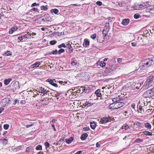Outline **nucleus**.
Returning a JSON list of instances; mask_svg holds the SVG:
<instances>
[{"mask_svg": "<svg viewBox=\"0 0 154 154\" xmlns=\"http://www.w3.org/2000/svg\"><path fill=\"white\" fill-rule=\"evenodd\" d=\"M154 63V57L147 58L142 61L140 63V67L141 68H146Z\"/></svg>", "mask_w": 154, "mask_h": 154, "instance_id": "obj_1", "label": "nucleus"}, {"mask_svg": "<svg viewBox=\"0 0 154 154\" xmlns=\"http://www.w3.org/2000/svg\"><path fill=\"white\" fill-rule=\"evenodd\" d=\"M154 77L152 75L149 76L142 87L143 90H146L154 84Z\"/></svg>", "mask_w": 154, "mask_h": 154, "instance_id": "obj_2", "label": "nucleus"}, {"mask_svg": "<svg viewBox=\"0 0 154 154\" xmlns=\"http://www.w3.org/2000/svg\"><path fill=\"white\" fill-rule=\"evenodd\" d=\"M124 105L125 103L123 102H118L111 104L109 105V108L111 109H117Z\"/></svg>", "mask_w": 154, "mask_h": 154, "instance_id": "obj_3", "label": "nucleus"}, {"mask_svg": "<svg viewBox=\"0 0 154 154\" xmlns=\"http://www.w3.org/2000/svg\"><path fill=\"white\" fill-rule=\"evenodd\" d=\"M101 94L100 93V89H98L96 90L94 93L93 94L90 96V99H97L98 97H101Z\"/></svg>", "mask_w": 154, "mask_h": 154, "instance_id": "obj_4", "label": "nucleus"}, {"mask_svg": "<svg viewBox=\"0 0 154 154\" xmlns=\"http://www.w3.org/2000/svg\"><path fill=\"white\" fill-rule=\"evenodd\" d=\"M10 101L9 99L5 98L2 99L0 102V104L1 106H8L10 104Z\"/></svg>", "mask_w": 154, "mask_h": 154, "instance_id": "obj_5", "label": "nucleus"}, {"mask_svg": "<svg viewBox=\"0 0 154 154\" xmlns=\"http://www.w3.org/2000/svg\"><path fill=\"white\" fill-rule=\"evenodd\" d=\"M152 92H150L149 90H148L145 92L143 94V98H150V97H152L153 96Z\"/></svg>", "mask_w": 154, "mask_h": 154, "instance_id": "obj_6", "label": "nucleus"}, {"mask_svg": "<svg viewBox=\"0 0 154 154\" xmlns=\"http://www.w3.org/2000/svg\"><path fill=\"white\" fill-rule=\"evenodd\" d=\"M31 37V35L25 34L24 35L21 37H18V39L19 40L20 42H23L24 40L25 41L26 40V39L30 38Z\"/></svg>", "mask_w": 154, "mask_h": 154, "instance_id": "obj_7", "label": "nucleus"}, {"mask_svg": "<svg viewBox=\"0 0 154 154\" xmlns=\"http://www.w3.org/2000/svg\"><path fill=\"white\" fill-rule=\"evenodd\" d=\"M144 106L143 105V103H140V100L139 101V103L138 104L137 106V108L138 111V112H141L143 111H144L142 107Z\"/></svg>", "mask_w": 154, "mask_h": 154, "instance_id": "obj_8", "label": "nucleus"}, {"mask_svg": "<svg viewBox=\"0 0 154 154\" xmlns=\"http://www.w3.org/2000/svg\"><path fill=\"white\" fill-rule=\"evenodd\" d=\"M38 91L41 93L44 94H47L48 92H49L48 91H46L45 89V88L42 87H39L37 88Z\"/></svg>", "mask_w": 154, "mask_h": 154, "instance_id": "obj_9", "label": "nucleus"}, {"mask_svg": "<svg viewBox=\"0 0 154 154\" xmlns=\"http://www.w3.org/2000/svg\"><path fill=\"white\" fill-rule=\"evenodd\" d=\"M111 119L110 117H103V118H101L100 120V122L102 124H104L107 122Z\"/></svg>", "mask_w": 154, "mask_h": 154, "instance_id": "obj_10", "label": "nucleus"}, {"mask_svg": "<svg viewBox=\"0 0 154 154\" xmlns=\"http://www.w3.org/2000/svg\"><path fill=\"white\" fill-rule=\"evenodd\" d=\"M54 79H48L47 80L46 82H48L52 86L55 87H57V85L56 84L54 83Z\"/></svg>", "mask_w": 154, "mask_h": 154, "instance_id": "obj_11", "label": "nucleus"}, {"mask_svg": "<svg viewBox=\"0 0 154 154\" xmlns=\"http://www.w3.org/2000/svg\"><path fill=\"white\" fill-rule=\"evenodd\" d=\"M140 103H143L144 106H147L148 104L147 102V99L146 98H142L140 100Z\"/></svg>", "mask_w": 154, "mask_h": 154, "instance_id": "obj_12", "label": "nucleus"}, {"mask_svg": "<svg viewBox=\"0 0 154 154\" xmlns=\"http://www.w3.org/2000/svg\"><path fill=\"white\" fill-rule=\"evenodd\" d=\"M66 47H68L66 51L67 52L71 53L73 49L70 44H67L66 45Z\"/></svg>", "mask_w": 154, "mask_h": 154, "instance_id": "obj_13", "label": "nucleus"}, {"mask_svg": "<svg viewBox=\"0 0 154 154\" xmlns=\"http://www.w3.org/2000/svg\"><path fill=\"white\" fill-rule=\"evenodd\" d=\"M13 87L15 90L19 89L20 88L19 82L17 81L15 82L13 84Z\"/></svg>", "mask_w": 154, "mask_h": 154, "instance_id": "obj_14", "label": "nucleus"}, {"mask_svg": "<svg viewBox=\"0 0 154 154\" xmlns=\"http://www.w3.org/2000/svg\"><path fill=\"white\" fill-rule=\"evenodd\" d=\"M94 103L90 102L89 101H86L83 104V106H85L88 107L92 106Z\"/></svg>", "mask_w": 154, "mask_h": 154, "instance_id": "obj_15", "label": "nucleus"}, {"mask_svg": "<svg viewBox=\"0 0 154 154\" xmlns=\"http://www.w3.org/2000/svg\"><path fill=\"white\" fill-rule=\"evenodd\" d=\"M40 63L39 62H37L33 64H32L31 65V68H34L35 67H38L39 65L40 64Z\"/></svg>", "mask_w": 154, "mask_h": 154, "instance_id": "obj_16", "label": "nucleus"}, {"mask_svg": "<svg viewBox=\"0 0 154 154\" xmlns=\"http://www.w3.org/2000/svg\"><path fill=\"white\" fill-rule=\"evenodd\" d=\"M129 22V19H125L123 20L122 23L123 25H126L128 24Z\"/></svg>", "mask_w": 154, "mask_h": 154, "instance_id": "obj_17", "label": "nucleus"}, {"mask_svg": "<svg viewBox=\"0 0 154 154\" xmlns=\"http://www.w3.org/2000/svg\"><path fill=\"white\" fill-rule=\"evenodd\" d=\"M88 135V134L86 133L83 134L81 136V139L82 140H84L86 139Z\"/></svg>", "mask_w": 154, "mask_h": 154, "instance_id": "obj_18", "label": "nucleus"}, {"mask_svg": "<svg viewBox=\"0 0 154 154\" xmlns=\"http://www.w3.org/2000/svg\"><path fill=\"white\" fill-rule=\"evenodd\" d=\"M66 142L68 144L70 143L73 140V138L72 137H70L68 139H65Z\"/></svg>", "mask_w": 154, "mask_h": 154, "instance_id": "obj_19", "label": "nucleus"}, {"mask_svg": "<svg viewBox=\"0 0 154 154\" xmlns=\"http://www.w3.org/2000/svg\"><path fill=\"white\" fill-rule=\"evenodd\" d=\"M143 133L145 135L148 136H151L152 135V133L147 131H145L143 132Z\"/></svg>", "mask_w": 154, "mask_h": 154, "instance_id": "obj_20", "label": "nucleus"}, {"mask_svg": "<svg viewBox=\"0 0 154 154\" xmlns=\"http://www.w3.org/2000/svg\"><path fill=\"white\" fill-rule=\"evenodd\" d=\"M120 100L121 99H120L119 97L114 98L112 100V101L114 103L119 102V101H120Z\"/></svg>", "mask_w": 154, "mask_h": 154, "instance_id": "obj_21", "label": "nucleus"}, {"mask_svg": "<svg viewBox=\"0 0 154 154\" xmlns=\"http://www.w3.org/2000/svg\"><path fill=\"white\" fill-rule=\"evenodd\" d=\"M12 79L11 78H9L8 79H6L5 80L4 82V84L5 85H7L11 81Z\"/></svg>", "mask_w": 154, "mask_h": 154, "instance_id": "obj_22", "label": "nucleus"}, {"mask_svg": "<svg viewBox=\"0 0 154 154\" xmlns=\"http://www.w3.org/2000/svg\"><path fill=\"white\" fill-rule=\"evenodd\" d=\"M89 44V42L87 40L85 39L84 41V43L83 44V45L84 47H86L88 46Z\"/></svg>", "mask_w": 154, "mask_h": 154, "instance_id": "obj_23", "label": "nucleus"}, {"mask_svg": "<svg viewBox=\"0 0 154 154\" xmlns=\"http://www.w3.org/2000/svg\"><path fill=\"white\" fill-rule=\"evenodd\" d=\"M90 124L91 127L92 129H94L95 128L96 126V124L95 122H91Z\"/></svg>", "mask_w": 154, "mask_h": 154, "instance_id": "obj_24", "label": "nucleus"}, {"mask_svg": "<svg viewBox=\"0 0 154 154\" xmlns=\"http://www.w3.org/2000/svg\"><path fill=\"white\" fill-rule=\"evenodd\" d=\"M58 82L60 84H61L64 83V84H67L68 85H69L70 84V82L68 81H59Z\"/></svg>", "mask_w": 154, "mask_h": 154, "instance_id": "obj_25", "label": "nucleus"}, {"mask_svg": "<svg viewBox=\"0 0 154 154\" xmlns=\"http://www.w3.org/2000/svg\"><path fill=\"white\" fill-rule=\"evenodd\" d=\"M145 126L146 128L148 129H150L151 128V125L148 122L145 123Z\"/></svg>", "mask_w": 154, "mask_h": 154, "instance_id": "obj_26", "label": "nucleus"}, {"mask_svg": "<svg viewBox=\"0 0 154 154\" xmlns=\"http://www.w3.org/2000/svg\"><path fill=\"white\" fill-rule=\"evenodd\" d=\"M40 8L42 10L47 11L48 9V6L47 5L42 6Z\"/></svg>", "mask_w": 154, "mask_h": 154, "instance_id": "obj_27", "label": "nucleus"}, {"mask_svg": "<svg viewBox=\"0 0 154 154\" xmlns=\"http://www.w3.org/2000/svg\"><path fill=\"white\" fill-rule=\"evenodd\" d=\"M98 64L99 65L102 67H104L106 65V63L103 61H101L100 62H98Z\"/></svg>", "mask_w": 154, "mask_h": 154, "instance_id": "obj_28", "label": "nucleus"}, {"mask_svg": "<svg viewBox=\"0 0 154 154\" xmlns=\"http://www.w3.org/2000/svg\"><path fill=\"white\" fill-rule=\"evenodd\" d=\"M122 129H124L125 130H127L130 128V127L128 125H124L122 126Z\"/></svg>", "mask_w": 154, "mask_h": 154, "instance_id": "obj_29", "label": "nucleus"}, {"mask_svg": "<svg viewBox=\"0 0 154 154\" xmlns=\"http://www.w3.org/2000/svg\"><path fill=\"white\" fill-rule=\"evenodd\" d=\"M71 64L72 66L76 67H77V66H78L79 65L78 63H76L74 61L72 62L71 63Z\"/></svg>", "mask_w": 154, "mask_h": 154, "instance_id": "obj_30", "label": "nucleus"}, {"mask_svg": "<svg viewBox=\"0 0 154 154\" xmlns=\"http://www.w3.org/2000/svg\"><path fill=\"white\" fill-rule=\"evenodd\" d=\"M51 12L56 14L59 12V11L57 9H54L51 10Z\"/></svg>", "mask_w": 154, "mask_h": 154, "instance_id": "obj_31", "label": "nucleus"}, {"mask_svg": "<svg viewBox=\"0 0 154 154\" xmlns=\"http://www.w3.org/2000/svg\"><path fill=\"white\" fill-rule=\"evenodd\" d=\"M134 17L135 19H137L139 17H141V16L139 13H137L134 15Z\"/></svg>", "mask_w": 154, "mask_h": 154, "instance_id": "obj_32", "label": "nucleus"}, {"mask_svg": "<svg viewBox=\"0 0 154 154\" xmlns=\"http://www.w3.org/2000/svg\"><path fill=\"white\" fill-rule=\"evenodd\" d=\"M102 33L103 34V36L105 37L106 35L107 32L106 30L103 29L102 31Z\"/></svg>", "mask_w": 154, "mask_h": 154, "instance_id": "obj_33", "label": "nucleus"}, {"mask_svg": "<svg viewBox=\"0 0 154 154\" xmlns=\"http://www.w3.org/2000/svg\"><path fill=\"white\" fill-rule=\"evenodd\" d=\"M58 48H61L62 47L65 48L66 47V46L65 45L64 43H62L59 45H58Z\"/></svg>", "mask_w": 154, "mask_h": 154, "instance_id": "obj_34", "label": "nucleus"}, {"mask_svg": "<svg viewBox=\"0 0 154 154\" xmlns=\"http://www.w3.org/2000/svg\"><path fill=\"white\" fill-rule=\"evenodd\" d=\"M143 8V6L142 5H140L139 6V7L136 8L135 9L136 10H140L141 9H142Z\"/></svg>", "mask_w": 154, "mask_h": 154, "instance_id": "obj_35", "label": "nucleus"}, {"mask_svg": "<svg viewBox=\"0 0 154 154\" xmlns=\"http://www.w3.org/2000/svg\"><path fill=\"white\" fill-rule=\"evenodd\" d=\"M134 124L138 127H140L141 126V123L139 122L136 121L134 122Z\"/></svg>", "mask_w": 154, "mask_h": 154, "instance_id": "obj_36", "label": "nucleus"}, {"mask_svg": "<svg viewBox=\"0 0 154 154\" xmlns=\"http://www.w3.org/2000/svg\"><path fill=\"white\" fill-rule=\"evenodd\" d=\"M22 146H19L15 148L14 149V150L16 151H19L20 150L22 149Z\"/></svg>", "mask_w": 154, "mask_h": 154, "instance_id": "obj_37", "label": "nucleus"}, {"mask_svg": "<svg viewBox=\"0 0 154 154\" xmlns=\"http://www.w3.org/2000/svg\"><path fill=\"white\" fill-rule=\"evenodd\" d=\"M57 50H53L50 53V54H57Z\"/></svg>", "mask_w": 154, "mask_h": 154, "instance_id": "obj_38", "label": "nucleus"}, {"mask_svg": "<svg viewBox=\"0 0 154 154\" xmlns=\"http://www.w3.org/2000/svg\"><path fill=\"white\" fill-rule=\"evenodd\" d=\"M57 43V41L55 40H52L50 41V43L51 45H53L56 44Z\"/></svg>", "mask_w": 154, "mask_h": 154, "instance_id": "obj_39", "label": "nucleus"}, {"mask_svg": "<svg viewBox=\"0 0 154 154\" xmlns=\"http://www.w3.org/2000/svg\"><path fill=\"white\" fill-rule=\"evenodd\" d=\"M37 150H40L42 149V146L41 145H38L36 148Z\"/></svg>", "mask_w": 154, "mask_h": 154, "instance_id": "obj_40", "label": "nucleus"}, {"mask_svg": "<svg viewBox=\"0 0 154 154\" xmlns=\"http://www.w3.org/2000/svg\"><path fill=\"white\" fill-rule=\"evenodd\" d=\"M89 87L88 86L85 87L83 88V91L84 92H86L87 91L89 90Z\"/></svg>", "mask_w": 154, "mask_h": 154, "instance_id": "obj_41", "label": "nucleus"}, {"mask_svg": "<svg viewBox=\"0 0 154 154\" xmlns=\"http://www.w3.org/2000/svg\"><path fill=\"white\" fill-rule=\"evenodd\" d=\"M32 11H34V12H39V9H37V8H34L32 9Z\"/></svg>", "mask_w": 154, "mask_h": 154, "instance_id": "obj_42", "label": "nucleus"}, {"mask_svg": "<svg viewBox=\"0 0 154 154\" xmlns=\"http://www.w3.org/2000/svg\"><path fill=\"white\" fill-rule=\"evenodd\" d=\"M9 125L8 124H5L4 125V129L5 130H7L8 129L9 127Z\"/></svg>", "mask_w": 154, "mask_h": 154, "instance_id": "obj_43", "label": "nucleus"}, {"mask_svg": "<svg viewBox=\"0 0 154 154\" xmlns=\"http://www.w3.org/2000/svg\"><path fill=\"white\" fill-rule=\"evenodd\" d=\"M148 9H149L150 11H154V5L151 6L150 7H149Z\"/></svg>", "mask_w": 154, "mask_h": 154, "instance_id": "obj_44", "label": "nucleus"}, {"mask_svg": "<svg viewBox=\"0 0 154 154\" xmlns=\"http://www.w3.org/2000/svg\"><path fill=\"white\" fill-rule=\"evenodd\" d=\"M11 29H12V30L14 32L15 31L17 30L18 29V27L16 26H14L12 27Z\"/></svg>", "mask_w": 154, "mask_h": 154, "instance_id": "obj_45", "label": "nucleus"}, {"mask_svg": "<svg viewBox=\"0 0 154 154\" xmlns=\"http://www.w3.org/2000/svg\"><path fill=\"white\" fill-rule=\"evenodd\" d=\"M96 36V34H94L93 35H92L91 36V38H92L93 39H95Z\"/></svg>", "mask_w": 154, "mask_h": 154, "instance_id": "obj_46", "label": "nucleus"}, {"mask_svg": "<svg viewBox=\"0 0 154 154\" xmlns=\"http://www.w3.org/2000/svg\"><path fill=\"white\" fill-rule=\"evenodd\" d=\"M61 49L59 50L58 51V53L59 54H60L61 53L64 51V50L63 49L60 48Z\"/></svg>", "mask_w": 154, "mask_h": 154, "instance_id": "obj_47", "label": "nucleus"}, {"mask_svg": "<svg viewBox=\"0 0 154 154\" xmlns=\"http://www.w3.org/2000/svg\"><path fill=\"white\" fill-rule=\"evenodd\" d=\"M135 142L136 143H140L142 141V140L140 138H138L136 139L135 140Z\"/></svg>", "mask_w": 154, "mask_h": 154, "instance_id": "obj_48", "label": "nucleus"}, {"mask_svg": "<svg viewBox=\"0 0 154 154\" xmlns=\"http://www.w3.org/2000/svg\"><path fill=\"white\" fill-rule=\"evenodd\" d=\"M83 130L84 131H88L90 130V128L89 127H86L84 128Z\"/></svg>", "mask_w": 154, "mask_h": 154, "instance_id": "obj_49", "label": "nucleus"}, {"mask_svg": "<svg viewBox=\"0 0 154 154\" xmlns=\"http://www.w3.org/2000/svg\"><path fill=\"white\" fill-rule=\"evenodd\" d=\"M45 145L46 148H47L49 147V144L48 142H46L45 143Z\"/></svg>", "mask_w": 154, "mask_h": 154, "instance_id": "obj_50", "label": "nucleus"}, {"mask_svg": "<svg viewBox=\"0 0 154 154\" xmlns=\"http://www.w3.org/2000/svg\"><path fill=\"white\" fill-rule=\"evenodd\" d=\"M5 54L6 56H9L11 55V53L10 51H8L5 53Z\"/></svg>", "mask_w": 154, "mask_h": 154, "instance_id": "obj_51", "label": "nucleus"}, {"mask_svg": "<svg viewBox=\"0 0 154 154\" xmlns=\"http://www.w3.org/2000/svg\"><path fill=\"white\" fill-rule=\"evenodd\" d=\"M39 4H37L36 2H35V3H33L32 5L31 6L33 7V6H39Z\"/></svg>", "mask_w": 154, "mask_h": 154, "instance_id": "obj_52", "label": "nucleus"}, {"mask_svg": "<svg viewBox=\"0 0 154 154\" xmlns=\"http://www.w3.org/2000/svg\"><path fill=\"white\" fill-rule=\"evenodd\" d=\"M96 4L98 5L99 6H101L102 5V3L100 1H97L96 3Z\"/></svg>", "mask_w": 154, "mask_h": 154, "instance_id": "obj_53", "label": "nucleus"}, {"mask_svg": "<svg viewBox=\"0 0 154 154\" xmlns=\"http://www.w3.org/2000/svg\"><path fill=\"white\" fill-rule=\"evenodd\" d=\"M122 61V60L121 58H118L117 59V62L118 63H120Z\"/></svg>", "mask_w": 154, "mask_h": 154, "instance_id": "obj_54", "label": "nucleus"}, {"mask_svg": "<svg viewBox=\"0 0 154 154\" xmlns=\"http://www.w3.org/2000/svg\"><path fill=\"white\" fill-rule=\"evenodd\" d=\"M14 32V31L12 30V29L11 28L10 29L9 33L10 34H12Z\"/></svg>", "mask_w": 154, "mask_h": 154, "instance_id": "obj_55", "label": "nucleus"}, {"mask_svg": "<svg viewBox=\"0 0 154 154\" xmlns=\"http://www.w3.org/2000/svg\"><path fill=\"white\" fill-rule=\"evenodd\" d=\"M131 107L135 109V105L134 103H133L131 105Z\"/></svg>", "mask_w": 154, "mask_h": 154, "instance_id": "obj_56", "label": "nucleus"}, {"mask_svg": "<svg viewBox=\"0 0 154 154\" xmlns=\"http://www.w3.org/2000/svg\"><path fill=\"white\" fill-rule=\"evenodd\" d=\"M31 148V147H27L26 149V151L28 152H29Z\"/></svg>", "mask_w": 154, "mask_h": 154, "instance_id": "obj_57", "label": "nucleus"}, {"mask_svg": "<svg viewBox=\"0 0 154 154\" xmlns=\"http://www.w3.org/2000/svg\"><path fill=\"white\" fill-rule=\"evenodd\" d=\"M149 90H150V92H152L153 93H154L153 94V96H154V87L151 89H149Z\"/></svg>", "mask_w": 154, "mask_h": 154, "instance_id": "obj_58", "label": "nucleus"}, {"mask_svg": "<svg viewBox=\"0 0 154 154\" xmlns=\"http://www.w3.org/2000/svg\"><path fill=\"white\" fill-rule=\"evenodd\" d=\"M61 94V93H57V94H55L54 97H57L59 96Z\"/></svg>", "mask_w": 154, "mask_h": 154, "instance_id": "obj_59", "label": "nucleus"}, {"mask_svg": "<svg viewBox=\"0 0 154 154\" xmlns=\"http://www.w3.org/2000/svg\"><path fill=\"white\" fill-rule=\"evenodd\" d=\"M116 5H119V6H122V2H116Z\"/></svg>", "mask_w": 154, "mask_h": 154, "instance_id": "obj_60", "label": "nucleus"}, {"mask_svg": "<svg viewBox=\"0 0 154 154\" xmlns=\"http://www.w3.org/2000/svg\"><path fill=\"white\" fill-rule=\"evenodd\" d=\"M123 113L128 114L127 116H128L129 115H130V112H129L128 111H125Z\"/></svg>", "mask_w": 154, "mask_h": 154, "instance_id": "obj_61", "label": "nucleus"}, {"mask_svg": "<svg viewBox=\"0 0 154 154\" xmlns=\"http://www.w3.org/2000/svg\"><path fill=\"white\" fill-rule=\"evenodd\" d=\"M57 121V120L55 119H53L51 121H50V122H52L53 123H55Z\"/></svg>", "mask_w": 154, "mask_h": 154, "instance_id": "obj_62", "label": "nucleus"}, {"mask_svg": "<svg viewBox=\"0 0 154 154\" xmlns=\"http://www.w3.org/2000/svg\"><path fill=\"white\" fill-rule=\"evenodd\" d=\"M131 44L133 46L135 47L136 46L137 44L135 42H132Z\"/></svg>", "mask_w": 154, "mask_h": 154, "instance_id": "obj_63", "label": "nucleus"}, {"mask_svg": "<svg viewBox=\"0 0 154 154\" xmlns=\"http://www.w3.org/2000/svg\"><path fill=\"white\" fill-rule=\"evenodd\" d=\"M82 151L80 150L79 151L77 152L76 153H74V154H80L82 153Z\"/></svg>", "mask_w": 154, "mask_h": 154, "instance_id": "obj_64", "label": "nucleus"}]
</instances>
